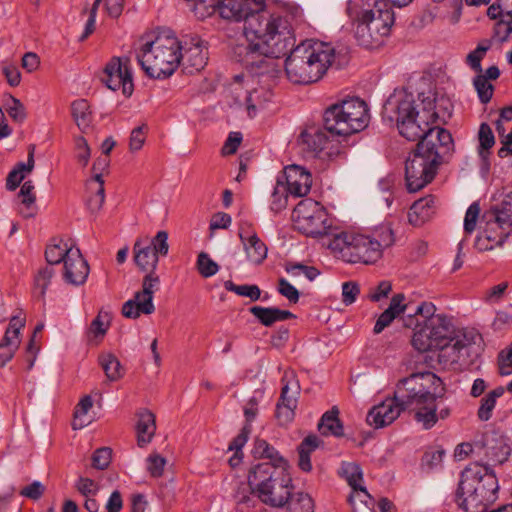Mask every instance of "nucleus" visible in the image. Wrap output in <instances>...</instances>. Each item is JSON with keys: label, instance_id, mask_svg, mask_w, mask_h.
I'll return each mask as SVG.
<instances>
[{"label": "nucleus", "instance_id": "obj_1", "mask_svg": "<svg viewBox=\"0 0 512 512\" xmlns=\"http://www.w3.org/2000/svg\"><path fill=\"white\" fill-rule=\"evenodd\" d=\"M420 104L407 90L395 91L384 105L383 114L395 121L399 133L409 141L419 140L415 151L405 165V180L409 192H417L435 177L443 157L453 148L449 131L431 126L437 119L450 116L449 100L424 97L419 94Z\"/></svg>", "mask_w": 512, "mask_h": 512}, {"label": "nucleus", "instance_id": "obj_2", "mask_svg": "<svg viewBox=\"0 0 512 512\" xmlns=\"http://www.w3.org/2000/svg\"><path fill=\"white\" fill-rule=\"evenodd\" d=\"M245 43L233 48L235 59L247 69L261 68L266 58L285 56L295 44L288 20L259 1V9L246 18L243 27Z\"/></svg>", "mask_w": 512, "mask_h": 512}, {"label": "nucleus", "instance_id": "obj_3", "mask_svg": "<svg viewBox=\"0 0 512 512\" xmlns=\"http://www.w3.org/2000/svg\"><path fill=\"white\" fill-rule=\"evenodd\" d=\"M354 25V36L360 46L374 49L389 36L394 13L385 0H351L346 8Z\"/></svg>", "mask_w": 512, "mask_h": 512}, {"label": "nucleus", "instance_id": "obj_4", "mask_svg": "<svg viewBox=\"0 0 512 512\" xmlns=\"http://www.w3.org/2000/svg\"><path fill=\"white\" fill-rule=\"evenodd\" d=\"M327 247L332 254L350 264L371 265L382 258L383 250L393 245L391 228L382 227L372 235L340 232L328 239Z\"/></svg>", "mask_w": 512, "mask_h": 512}, {"label": "nucleus", "instance_id": "obj_5", "mask_svg": "<svg viewBox=\"0 0 512 512\" xmlns=\"http://www.w3.org/2000/svg\"><path fill=\"white\" fill-rule=\"evenodd\" d=\"M288 52L285 72L294 84L307 85L319 81L335 58V50L330 44L313 40H305Z\"/></svg>", "mask_w": 512, "mask_h": 512}, {"label": "nucleus", "instance_id": "obj_6", "mask_svg": "<svg viewBox=\"0 0 512 512\" xmlns=\"http://www.w3.org/2000/svg\"><path fill=\"white\" fill-rule=\"evenodd\" d=\"M436 307L431 302H421L414 314L404 319L406 327L415 326L412 345L421 352L438 349L445 343L453 341L458 334L452 321L443 314H435Z\"/></svg>", "mask_w": 512, "mask_h": 512}, {"label": "nucleus", "instance_id": "obj_7", "mask_svg": "<svg viewBox=\"0 0 512 512\" xmlns=\"http://www.w3.org/2000/svg\"><path fill=\"white\" fill-rule=\"evenodd\" d=\"M498 480L492 469L472 463L461 473L457 502L466 512H484L497 499Z\"/></svg>", "mask_w": 512, "mask_h": 512}, {"label": "nucleus", "instance_id": "obj_8", "mask_svg": "<svg viewBox=\"0 0 512 512\" xmlns=\"http://www.w3.org/2000/svg\"><path fill=\"white\" fill-rule=\"evenodd\" d=\"M440 383L439 377L426 371L402 379L395 390L396 399L404 404V408L415 412V420L424 429H431L435 422L431 409L433 400H437L435 390Z\"/></svg>", "mask_w": 512, "mask_h": 512}, {"label": "nucleus", "instance_id": "obj_9", "mask_svg": "<svg viewBox=\"0 0 512 512\" xmlns=\"http://www.w3.org/2000/svg\"><path fill=\"white\" fill-rule=\"evenodd\" d=\"M252 494L274 508L286 506L294 489L289 468L254 465L248 474Z\"/></svg>", "mask_w": 512, "mask_h": 512}, {"label": "nucleus", "instance_id": "obj_10", "mask_svg": "<svg viewBox=\"0 0 512 512\" xmlns=\"http://www.w3.org/2000/svg\"><path fill=\"white\" fill-rule=\"evenodd\" d=\"M181 43L171 32L162 33L143 45L136 58L143 71L152 78L171 76L180 65Z\"/></svg>", "mask_w": 512, "mask_h": 512}, {"label": "nucleus", "instance_id": "obj_11", "mask_svg": "<svg viewBox=\"0 0 512 512\" xmlns=\"http://www.w3.org/2000/svg\"><path fill=\"white\" fill-rule=\"evenodd\" d=\"M369 114L363 100L351 98L328 107L324 112V126L331 134L348 136L367 127Z\"/></svg>", "mask_w": 512, "mask_h": 512}, {"label": "nucleus", "instance_id": "obj_12", "mask_svg": "<svg viewBox=\"0 0 512 512\" xmlns=\"http://www.w3.org/2000/svg\"><path fill=\"white\" fill-rule=\"evenodd\" d=\"M483 339L474 330H462L453 338L438 348V362L447 369L464 370L470 367L479 357Z\"/></svg>", "mask_w": 512, "mask_h": 512}, {"label": "nucleus", "instance_id": "obj_13", "mask_svg": "<svg viewBox=\"0 0 512 512\" xmlns=\"http://www.w3.org/2000/svg\"><path fill=\"white\" fill-rule=\"evenodd\" d=\"M296 228L303 234L311 237H324L323 244L327 245L331 224L324 207L311 199L301 201L293 213Z\"/></svg>", "mask_w": 512, "mask_h": 512}, {"label": "nucleus", "instance_id": "obj_14", "mask_svg": "<svg viewBox=\"0 0 512 512\" xmlns=\"http://www.w3.org/2000/svg\"><path fill=\"white\" fill-rule=\"evenodd\" d=\"M142 290L137 291L132 299L122 306V314L126 318L136 319L141 314L149 315L155 311L154 293L159 289L160 278L155 272H145Z\"/></svg>", "mask_w": 512, "mask_h": 512}, {"label": "nucleus", "instance_id": "obj_15", "mask_svg": "<svg viewBox=\"0 0 512 512\" xmlns=\"http://www.w3.org/2000/svg\"><path fill=\"white\" fill-rule=\"evenodd\" d=\"M102 82L111 90H121L126 97L134 90L133 77L128 57H112L105 65Z\"/></svg>", "mask_w": 512, "mask_h": 512}, {"label": "nucleus", "instance_id": "obj_16", "mask_svg": "<svg viewBox=\"0 0 512 512\" xmlns=\"http://www.w3.org/2000/svg\"><path fill=\"white\" fill-rule=\"evenodd\" d=\"M180 65L187 74L202 70L207 63V51L204 42L196 35H185L179 39Z\"/></svg>", "mask_w": 512, "mask_h": 512}, {"label": "nucleus", "instance_id": "obj_17", "mask_svg": "<svg viewBox=\"0 0 512 512\" xmlns=\"http://www.w3.org/2000/svg\"><path fill=\"white\" fill-rule=\"evenodd\" d=\"M329 131L311 127L300 134L299 142L311 156L329 158L337 152V145L330 140Z\"/></svg>", "mask_w": 512, "mask_h": 512}, {"label": "nucleus", "instance_id": "obj_18", "mask_svg": "<svg viewBox=\"0 0 512 512\" xmlns=\"http://www.w3.org/2000/svg\"><path fill=\"white\" fill-rule=\"evenodd\" d=\"M495 203L483 214L482 219L498 223L499 228H512V185L499 190L494 196Z\"/></svg>", "mask_w": 512, "mask_h": 512}, {"label": "nucleus", "instance_id": "obj_19", "mask_svg": "<svg viewBox=\"0 0 512 512\" xmlns=\"http://www.w3.org/2000/svg\"><path fill=\"white\" fill-rule=\"evenodd\" d=\"M283 387L281 390L280 400L276 406V418L281 425L290 423L294 418V410L297 406V396L299 394L298 382L287 375L283 377Z\"/></svg>", "mask_w": 512, "mask_h": 512}, {"label": "nucleus", "instance_id": "obj_20", "mask_svg": "<svg viewBox=\"0 0 512 512\" xmlns=\"http://www.w3.org/2000/svg\"><path fill=\"white\" fill-rule=\"evenodd\" d=\"M408 410L404 408V404L396 399V393L393 398H387L380 404L374 406L367 414V423L375 428H382L390 425L400 415L402 411Z\"/></svg>", "mask_w": 512, "mask_h": 512}, {"label": "nucleus", "instance_id": "obj_21", "mask_svg": "<svg viewBox=\"0 0 512 512\" xmlns=\"http://www.w3.org/2000/svg\"><path fill=\"white\" fill-rule=\"evenodd\" d=\"M239 238L243 244L248 261L255 265L261 264L267 257V247L257 236L251 223L244 221L239 225Z\"/></svg>", "mask_w": 512, "mask_h": 512}, {"label": "nucleus", "instance_id": "obj_22", "mask_svg": "<svg viewBox=\"0 0 512 512\" xmlns=\"http://www.w3.org/2000/svg\"><path fill=\"white\" fill-rule=\"evenodd\" d=\"M278 178L286 185L290 195L293 197L306 196L311 189L312 176L309 171L301 166H287Z\"/></svg>", "mask_w": 512, "mask_h": 512}, {"label": "nucleus", "instance_id": "obj_23", "mask_svg": "<svg viewBox=\"0 0 512 512\" xmlns=\"http://www.w3.org/2000/svg\"><path fill=\"white\" fill-rule=\"evenodd\" d=\"M67 258L64 263V279L67 283L72 285H82L85 283L88 274L89 266L86 260L83 258L80 249L74 246H70L68 250Z\"/></svg>", "mask_w": 512, "mask_h": 512}, {"label": "nucleus", "instance_id": "obj_24", "mask_svg": "<svg viewBox=\"0 0 512 512\" xmlns=\"http://www.w3.org/2000/svg\"><path fill=\"white\" fill-rule=\"evenodd\" d=\"M480 449L492 464H502L511 452L507 439L498 432H488L483 435Z\"/></svg>", "mask_w": 512, "mask_h": 512}, {"label": "nucleus", "instance_id": "obj_25", "mask_svg": "<svg viewBox=\"0 0 512 512\" xmlns=\"http://www.w3.org/2000/svg\"><path fill=\"white\" fill-rule=\"evenodd\" d=\"M485 226L475 240V248L480 252L490 251L495 247L502 246L511 229L498 227V223L483 219Z\"/></svg>", "mask_w": 512, "mask_h": 512}, {"label": "nucleus", "instance_id": "obj_26", "mask_svg": "<svg viewBox=\"0 0 512 512\" xmlns=\"http://www.w3.org/2000/svg\"><path fill=\"white\" fill-rule=\"evenodd\" d=\"M133 260L142 272H155L159 256L152 250L148 236L138 237L133 245Z\"/></svg>", "mask_w": 512, "mask_h": 512}, {"label": "nucleus", "instance_id": "obj_27", "mask_svg": "<svg viewBox=\"0 0 512 512\" xmlns=\"http://www.w3.org/2000/svg\"><path fill=\"white\" fill-rule=\"evenodd\" d=\"M260 0H222L218 10L220 16L231 21H246L248 15L259 9Z\"/></svg>", "mask_w": 512, "mask_h": 512}, {"label": "nucleus", "instance_id": "obj_28", "mask_svg": "<svg viewBox=\"0 0 512 512\" xmlns=\"http://www.w3.org/2000/svg\"><path fill=\"white\" fill-rule=\"evenodd\" d=\"M438 200L433 195H427L415 201L408 212L409 223L421 226L436 213Z\"/></svg>", "mask_w": 512, "mask_h": 512}, {"label": "nucleus", "instance_id": "obj_29", "mask_svg": "<svg viewBox=\"0 0 512 512\" xmlns=\"http://www.w3.org/2000/svg\"><path fill=\"white\" fill-rule=\"evenodd\" d=\"M137 417V444L139 447H145L152 441L156 431L155 415L151 411L143 409L138 412Z\"/></svg>", "mask_w": 512, "mask_h": 512}, {"label": "nucleus", "instance_id": "obj_30", "mask_svg": "<svg viewBox=\"0 0 512 512\" xmlns=\"http://www.w3.org/2000/svg\"><path fill=\"white\" fill-rule=\"evenodd\" d=\"M249 311L262 325L267 327L276 322L285 321L295 317V315L290 311L276 307L253 306Z\"/></svg>", "mask_w": 512, "mask_h": 512}, {"label": "nucleus", "instance_id": "obj_31", "mask_svg": "<svg viewBox=\"0 0 512 512\" xmlns=\"http://www.w3.org/2000/svg\"><path fill=\"white\" fill-rule=\"evenodd\" d=\"M35 153V145L31 144L28 147V157L27 162H19L16 166L9 172L6 179V188L10 191L15 190L21 181L25 178V175L32 172L35 165L34 160Z\"/></svg>", "mask_w": 512, "mask_h": 512}, {"label": "nucleus", "instance_id": "obj_32", "mask_svg": "<svg viewBox=\"0 0 512 512\" xmlns=\"http://www.w3.org/2000/svg\"><path fill=\"white\" fill-rule=\"evenodd\" d=\"M26 319L22 316V313L13 315L10 318L9 325L2 337L0 344L3 346L11 347L12 349H18L21 343L20 331L25 327Z\"/></svg>", "mask_w": 512, "mask_h": 512}, {"label": "nucleus", "instance_id": "obj_33", "mask_svg": "<svg viewBox=\"0 0 512 512\" xmlns=\"http://www.w3.org/2000/svg\"><path fill=\"white\" fill-rule=\"evenodd\" d=\"M477 152L485 166H489V156L491 149L495 145V136L491 127L487 123H481L477 133Z\"/></svg>", "mask_w": 512, "mask_h": 512}, {"label": "nucleus", "instance_id": "obj_34", "mask_svg": "<svg viewBox=\"0 0 512 512\" xmlns=\"http://www.w3.org/2000/svg\"><path fill=\"white\" fill-rule=\"evenodd\" d=\"M339 411L336 407H333L330 411H327L323 414L318 428L322 435H333V436H342L343 435V425L338 418Z\"/></svg>", "mask_w": 512, "mask_h": 512}, {"label": "nucleus", "instance_id": "obj_35", "mask_svg": "<svg viewBox=\"0 0 512 512\" xmlns=\"http://www.w3.org/2000/svg\"><path fill=\"white\" fill-rule=\"evenodd\" d=\"M319 438L315 435L307 436L298 447V465L302 471L309 472L312 469L310 454L319 446Z\"/></svg>", "mask_w": 512, "mask_h": 512}, {"label": "nucleus", "instance_id": "obj_36", "mask_svg": "<svg viewBox=\"0 0 512 512\" xmlns=\"http://www.w3.org/2000/svg\"><path fill=\"white\" fill-rule=\"evenodd\" d=\"M504 393V388L497 387L490 391L481 400V405L478 409L477 415L481 421H488L492 417L493 409L495 408L496 401Z\"/></svg>", "mask_w": 512, "mask_h": 512}, {"label": "nucleus", "instance_id": "obj_37", "mask_svg": "<svg viewBox=\"0 0 512 512\" xmlns=\"http://www.w3.org/2000/svg\"><path fill=\"white\" fill-rule=\"evenodd\" d=\"M72 116L81 129L89 127L92 120L90 106L87 100L78 99L72 103Z\"/></svg>", "mask_w": 512, "mask_h": 512}, {"label": "nucleus", "instance_id": "obj_38", "mask_svg": "<svg viewBox=\"0 0 512 512\" xmlns=\"http://www.w3.org/2000/svg\"><path fill=\"white\" fill-rule=\"evenodd\" d=\"M291 196L286 185L277 177L276 184L271 194L270 209L279 213L283 211L288 204V197Z\"/></svg>", "mask_w": 512, "mask_h": 512}, {"label": "nucleus", "instance_id": "obj_39", "mask_svg": "<svg viewBox=\"0 0 512 512\" xmlns=\"http://www.w3.org/2000/svg\"><path fill=\"white\" fill-rule=\"evenodd\" d=\"M270 92L264 88H253L247 91L246 106L250 117L256 114L257 108H260L270 99Z\"/></svg>", "mask_w": 512, "mask_h": 512}, {"label": "nucleus", "instance_id": "obj_40", "mask_svg": "<svg viewBox=\"0 0 512 512\" xmlns=\"http://www.w3.org/2000/svg\"><path fill=\"white\" fill-rule=\"evenodd\" d=\"M290 512H314V502L309 494L304 492H293L286 504Z\"/></svg>", "mask_w": 512, "mask_h": 512}, {"label": "nucleus", "instance_id": "obj_41", "mask_svg": "<svg viewBox=\"0 0 512 512\" xmlns=\"http://www.w3.org/2000/svg\"><path fill=\"white\" fill-rule=\"evenodd\" d=\"M99 361L110 381H117L123 376L124 372L120 361L113 354L101 355Z\"/></svg>", "mask_w": 512, "mask_h": 512}, {"label": "nucleus", "instance_id": "obj_42", "mask_svg": "<svg viewBox=\"0 0 512 512\" xmlns=\"http://www.w3.org/2000/svg\"><path fill=\"white\" fill-rule=\"evenodd\" d=\"M92 405L93 402L90 396H85L80 400L74 412V420L72 422L74 430L82 429L89 424L90 421L87 418V413Z\"/></svg>", "mask_w": 512, "mask_h": 512}, {"label": "nucleus", "instance_id": "obj_43", "mask_svg": "<svg viewBox=\"0 0 512 512\" xmlns=\"http://www.w3.org/2000/svg\"><path fill=\"white\" fill-rule=\"evenodd\" d=\"M110 315L108 312L100 311L96 318L91 322L88 337L90 340L98 337H103L109 327Z\"/></svg>", "mask_w": 512, "mask_h": 512}, {"label": "nucleus", "instance_id": "obj_44", "mask_svg": "<svg viewBox=\"0 0 512 512\" xmlns=\"http://www.w3.org/2000/svg\"><path fill=\"white\" fill-rule=\"evenodd\" d=\"M342 475L347 480L349 486L352 489H356L359 486H362L363 482V474L360 466L356 463H343L342 467Z\"/></svg>", "mask_w": 512, "mask_h": 512}, {"label": "nucleus", "instance_id": "obj_45", "mask_svg": "<svg viewBox=\"0 0 512 512\" xmlns=\"http://www.w3.org/2000/svg\"><path fill=\"white\" fill-rule=\"evenodd\" d=\"M70 246L60 241L58 244L49 245L45 251V257L49 264H59L67 258Z\"/></svg>", "mask_w": 512, "mask_h": 512}, {"label": "nucleus", "instance_id": "obj_46", "mask_svg": "<svg viewBox=\"0 0 512 512\" xmlns=\"http://www.w3.org/2000/svg\"><path fill=\"white\" fill-rule=\"evenodd\" d=\"M224 287L226 290L235 292L239 296L248 297L252 301L258 300L261 295V291L257 285H236L228 280L224 283Z\"/></svg>", "mask_w": 512, "mask_h": 512}, {"label": "nucleus", "instance_id": "obj_47", "mask_svg": "<svg viewBox=\"0 0 512 512\" xmlns=\"http://www.w3.org/2000/svg\"><path fill=\"white\" fill-rule=\"evenodd\" d=\"M5 110L8 115L18 123H22L26 119V111L22 102L12 95L7 97L4 103Z\"/></svg>", "mask_w": 512, "mask_h": 512}, {"label": "nucleus", "instance_id": "obj_48", "mask_svg": "<svg viewBox=\"0 0 512 512\" xmlns=\"http://www.w3.org/2000/svg\"><path fill=\"white\" fill-rule=\"evenodd\" d=\"M197 269L201 276L208 278L218 272L219 266L207 253L201 252L197 258Z\"/></svg>", "mask_w": 512, "mask_h": 512}, {"label": "nucleus", "instance_id": "obj_49", "mask_svg": "<svg viewBox=\"0 0 512 512\" xmlns=\"http://www.w3.org/2000/svg\"><path fill=\"white\" fill-rule=\"evenodd\" d=\"M474 87L482 103H488L493 96V85L488 82L487 77L478 75L473 81Z\"/></svg>", "mask_w": 512, "mask_h": 512}, {"label": "nucleus", "instance_id": "obj_50", "mask_svg": "<svg viewBox=\"0 0 512 512\" xmlns=\"http://www.w3.org/2000/svg\"><path fill=\"white\" fill-rule=\"evenodd\" d=\"M404 300L405 296L402 293L396 294L392 297L387 310H390L395 318L406 311H408L407 316L409 314H414L416 306L413 307L412 303H404Z\"/></svg>", "mask_w": 512, "mask_h": 512}, {"label": "nucleus", "instance_id": "obj_51", "mask_svg": "<svg viewBox=\"0 0 512 512\" xmlns=\"http://www.w3.org/2000/svg\"><path fill=\"white\" fill-rule=\"evenodd\" d=\"M54 275V270L51 267L40 269L34 278L35 290L39 293L40 297H44L46 289L48 288L51 279Z\"/></svg>", "mask_w": 512, "mask_h": 512}, {"label": "nucleus", "instance_id": "obj_52", "mask_svg": "<svg viewBox=\"0 0 512 512\" xmlns=\"http://www.w3.org/2000/svg\"><path fill=\"white\" fill-rule=\"evenodd\" d=\"M166 464V458L158 453H152L146 459L147 471L149 472L150 476L155 478L161 477L163 475Z\"/></svg>", "mask_w": 512, "mask_h": 512}, {"label": "nucleus", "instance_id": "obj_53", "mask_svg": "<svg viewBox=\"0 0 512 512\" xmlns=\"http://www.w3.org/2000/svg\"><path fill=\"white\" fill-rule=\"evenodd\" d=\"M480 212L481 208L478 202H473L468 207L464 218L465 234L470 235L475 231Z\"/></svg>", "mask_w": 512, "mask_h": 512}, {"label": "nucleus", "instance_id": "obj_54", "mask_svg": "<svg viewBox=\"0 0 512 512\" xmlns=\"http://www.w3.org/2000/svg\"><path fill=\"white\" fill-rule=\"evenodd\" d=\"M489 49V44H479L475 50L471 51L467 55L466 63L470 66L472 70L478 73L482 71L481 61Z\"/></svg>", "mask_w": 512, "mask_h": 512}, {"label": "nucleus", "instance_id": "obj_55", "mask_svg": "<svg viewBox=\"0 0 512 512\" xmlns=\"http://www.w3.org/2000/svg\"><path fill=\"white\" fill-rule=\"evenodd\" d=\"M222 0H196L195 13L200 17L210 16L219 10Z\"/></svg>", "mask_w": 512, "mask_h": 512}, {"label": "nucleus", "instance_id": "obj_56", "mask_svg": "<svg viewBox=\"0 0 512 512\" xmlns=\"http://www.w3.org/2000/svg\"><path fill=\"white\" fill-rule=\"evenodd\" d=\"M151 248L158 256H166L169 251L168 233L166 231H158L157 234L150 239Z\"/></svg>", "mask_w": 512, "mask_h": 512}, {"label": "nucleus", "instance_id": "obj_57", "mask_svg": "<svg viewBox=\"0 0 512 512\" xmlns=\"http://www.w3.org/2000/svg\"><path fill=\"white\" fill-rule=\"evenodd\" d=\"M357 500L364 504L366 507H369L373 504L371 495L363 485L357 487L356 489H352V493L348 497V502L354 510L356 509Z\"/></svg>", "mask_w": 512, "mask_h": 512}, {"label": "nucleus", "instance_id": "obj_58", "mask_svg": "<svg viewBox=\"0 0 512 512\" xmlns=\"http://www.w3.org/2000/svg\"><path fill=\"white\" fill-rule=\"evenodd\" d=\"M499 373L503 376L512 374V343L510 346L502 350L498 355Z\"/></svg>", "mask_w": 512, "mask_h": 512}, {"label": "nucleus", "instance_id": "obj_59", "mask_svg": "<svg viewBox=\"0 0 512 512\" xmlns=\"http://www.w3.org/2000/svg\"><path fill=\"white\" fill-rule=\"evenodd\" d=\"M146 131V125L138 126L132 130L129 140L130 151L136 152L143 147L146 139Z\"/></svg>", "mask_w": 512, "mask_h": 512}, {"label": "nucleus", "instance_id": "obj_60", "mask_svg": "<svg viewBox=\"0 0 512 512\" xmlns=\"http://www.w3.org/2000/svg\"><path fill=\"white\" fill-rule=\"evenodd\" d=\"M261 458H266L268 461L258 463L257 465H270L273 467L282 466L283 468H289L287 460L284 459L271 445H269V450L266 449V452L262 455Z\"/></svg>", "mask_w": 512, "mask_h": 512}, {"label": "nucleus", "instance_id": "obj_61", "mask_svg": "<svg viewBox=\"0 0 512 512\" xmlns=\"http://www.w3.org/2000/svg\"><path fill=\"white\" fill-rule=\"evenodd\" d=\"M76 158L82 166H86L90 159V147L84 137L75 139Z\"/></svg>", "mask_w": 512, "mask_h": 512}, {"label": "nucleus", "instance_id": "obj_62", "mask_svg": "<svg viewBox=\"0 0 512 512\" xmlns=\"http://www.w3.org/2000/svg\"><path fill=\"white\" fill-rule=\"evenodd\" d=\"M111 461V450L103 447L97 449L92 456V465L94 468L103 470L108 467Z\"/></svg>", "mask_w": 512, "mask_h": 512}, {"label": "nucleus", "instance_id": "obj_63", "mask_svg": "<svg viewBox=\"0 0 512 512\" xmlns=\"http://www.w3.org/2000/svg\"><path fill=\"white\" fill-rule=\"evenodd\" d=\"M46 488L40 481H33L31 484L23 487L19 494L31 500H38L44 494Z\"/></svg>", "mask_w": 512, "mask_h": 512}, {"label": "nucleus", "instance_id": "obj_64", "mask_svg": "<svg viewBox=\"0 0 512 512\" xmlns=\"http://www.w3.org/2000/svg\"><path fill=\"white\" fill-rule=\"evenodd\" d=\"M360 293L359 285L349 281L342 284V301L345 305L354 303Z\"/></svg>", "mask_w": 512, "mask_h": 512}]
</instances>
